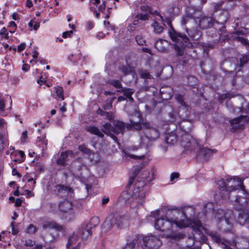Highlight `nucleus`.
Returning a JSON list of instances; mask_svg holds the SVG:
<instances>
[{"instance_id":"nucleus-63","label":"nucleus","mask_w":249,"mask_h":249,"mask_svg":"<svg viewBox=\"0 0 249 249\" xmlns=\"http://www.w3.org/2000/svg\"><path fill=\"white\" fill-rule=\"evenodd\" d=\"M1 35H4L5 37L7 38L8 37V34L6 33V30L5 28H3L0 31Z\"/></svg>"},{"instance_id":"nucleus-41","label":"nucleus","mask_w":249,"mask_h":249,"mask_svg":"<svg viewBox=\"0 0 249 249\" xmlns=\"http://www.w3.org/2000/svg\"><path fill=\"white\" fill-rule=\"evenodd\" d=\"M168 12L172 16L177 15L179 12V8L178 7L174 5L168 9Z\"/></svg>"},{"instance_id":"nucleus-34","label":"nucleus","mask_w":249,"mask_h":249,"mask_svg":"<svg viewBox=\"0 0 249 249\" xmlns=\"http://www.w3.org/2000/svg\"><path fill=\"white\" fill-rule=\"evenodd\" d=\"M78 236L76 233H74L72 236L69 238L68 242L67 244V248H69L77 241Z\"/></svg>"},{"instance_id":"nucleus-62","label":"nucleus","mask_w":249,"mask_h":249,"mask_svg":"<svg viewBox=\"0 0 249 249\" xmlns=\"http://www.w3.org/2000/svg\"><path fill=\"white\" fill-rule=\"evenodd\" d=\"M111 105L109 102H107L106 105L104 106V108L105 110H109L111 107Z\"/></svg>"},{"instance_id":"nucleus-57","label":"nucleus","mask_w":249,"mask_h":249,"mask_svg":"<svg viewBox=\"0 0 249 249\" xmlns=\"http://www.w3.org/2000/svg\"><path fill=\"white\" fill-rule=\"evenodd\" d=\"M179 174L178 173H173L171 175L170 180L173 181L174 179L177 178L179 177Z\"/></svg>"},{"instance_id":"nucleus-4","label":"nucleus","mask_w":249,"mask_h":249,"mask_svg":"<svg viewBox=\"0 0 249 249\" xmlns=\"http://www.w3.org/2000/svg\"><path fill=\"white\" fill-rule=\"evenodd\" d=\"M240 195L235 198H231V204L234 209L238 212L237 221L241 225H245L247 224L249 226V209L248 207V203L249 200V195L244 191L239 192Z\"/></svg>"},{"instance_id":"nucleus-27","label":"nucleus","mask_w":249,"mask_h":249,"mask_svg":"<svg viewBox=\"0 0 249 249\" xmlns=\"http://www.w3.org/2000/svg\"><path fill=\"white\" fill-rule=\"evenodd\" d=\"M230 18V14L228 11L226 10H223L219 13L218 18L219 22L222 24L225 23Z\"/></svg>"},{"instance_id":"nucleus-14","label":"nucleus","mask_w":249,"mask_h":249,"mask_svg":"<svg viewBox=\"0 0 249 249\" xmlns=\"http://www.w3.org/2000/svg\"><path fill=\"white\" fill-rule=\"evenodd\" d=\"M212 239L222 248L223 249H232L231 247L234 246L235 242H231L224 238H222L217 233L211 232L209 233Z\"/></svg>"},{"instance_id":"nucleus-48","label":"nucleus","mask_w":249,"mask_h":249,"mask_svg":"<svg viewBox=\"0 0 249 249\" xmlns=\"http://www.w3.org/2000/svg\"><path fill=\"white\" fill-rule=\"evenodd\" d=\"M141 10L142 12H144V13H147L148 14L151 12V8L149 6L146 5L142 6L141 7Z\"/></svg>"},{"instance_id":"nucleus-45","label":"nucleus","mask_w":249,"mask_h":249,"mask_svg":"<svg viewBox=\"0 0 249 249\" xmlns=\"http://www.w3.org/2000/svg\"><path fill=\"white\" fill-rule=\"evenodd\" d=\"M28 25L29 27H33V29L35 30H37L39 27V23L36 21H35L34 20H31L28 23Z\"/></svg>"},{"instance_id":"nucleus-44","label":"nucleus","mask_w":249,"mask_h":249,"mask_svg":"<svg viewBox=\"0 0 249 249\" xmlns=\"http://www.w3.org/2000/svg\"><path fill=\"white\" fill-rule=\"evenodd\" d=\"M79 149L82 153L89 154L91 153V151L89 148H88L85 145H80L79 146Z\"/></svg>"},{"instance_id":"nucleus-3","label":"nucleus","mask_w":249,"mask_h":249,"mask_svg":"<svg viewBox=\"0 0 249 249\" xmlns=\"http://www.w3.org/2000/svg\"><path fill=\"white\" fill-rule=\"evenodd\" d=\"M244 178H241L237 176L233 178L227 177L226 178L217 180L216 181L218 188L221 191H224V194L221 195L223 198H228L231 202V198H235L240 195L239 192L244 191V186L243 185ZM241 196H244L243 194Z\"/></svg>"},{"instance_id":"nucleus-64","label":"nucleus","mask_w":249,"mask_h":249,"mask_svg":"<svg viewBox=\"0 0 249 249\" xmlns=\"http://www.w3.org/2000/svg\"><path fill=\"white\" fill-rule=\"evenodd\" d=\"M26 5L27 7L30 8L33 6V3L30 0H27L26 2Z\"/></svg>"},{"instance_id":"nucleus-52","label":"nucleus","mask_w":249,"mask_h":249,"mask_svg":"<svg viewBox=\"0 0 249 249\" xmlns=\"http://www.w3.org/2000/svg\"><path fill=\"white\" fill-rule=\"evenodd\" d=\"M35 245V242L30 239H28L25 241L24 245L27 247H32Z\"/></svg>"},{"instance_id":"nucleus-60","label":"nucleus","mask_w":249,"mask_h":249,"mask_svg":"<svg viewBox=\"0 0 249 249\" xmlns=\"http://www.w3.org/2000/svg\"><path fill=\"white\" fill-rule=\"evenodd\" d=\"M14 222H12L11 223V226L12 227V234L15 235V234H16L18 232V229H16L15 227H14Z\"/></svg>"},{"instance_id":"nucleus-29","label":"nucleus","mask_w":249,"mask_h":249,"mask_svg":"<svg viewBox=\"0 0 249 249\" xmlns=\"http://www.w3.org/2000/svg\"><path fill=\"white\" fill-rule=\"evenodd\" d=\"M87 130L91 134L96 135L101 138L104 137L103 133L99 129V128L94 126H89L87 127Z\"/></svg>"},{"instance_id":"nucleus-24","label":"nucleus","mask_w":249,"mask_h":249,"mask_svg":"<svg viewBox=\"0 0 249 249\" xmlns=\"http://www.w3.org/2000/svg\"><path fill=\"white\" fill-rule=\"evenodd\" d=\"M73 206V204L71 201L65 200L59 204V208L61 212L68 213L72 210Z\"/></svg>"},{"instance_id":"nucleus-46","label":"nucleus","mask_w":249,"mask_h":249,"mask_svg":"<svg viewBox=\"0 0 249 249\" xmlns=\"http://www.w3.org/2000/svg\"><path fill=\"white\" fill-rule=\"evenodd\" d=\"M36 228L33 224L29 225L26 229L27 232L30 234H33L36 232Z\"/></svg>"},{"instance_id":"nucleus-26","label":"nucleus","mask_w":249,"mask_h":249,"mask_svg":"<svg viewBox=\"0 0 249 249\" xmlns=\"http://www.w3.org/2000/svg\"><path fill=\"white\" fill-rule=\"evenodd\" d=\"M236 245L234 247H237L239 249H245L249 248V242L245 238H240L237 242H235Z\"/></svg>"},{"instance_id":"nucleus-9","label":"nucleus","mask_w":249,"mask_h":249,"mask_svg":"<svg viewBox=\"0 0 249 249\" xmlns=\"http://www.w3.org/2000/svg\"><path fill=\"white\" fill-rule=\"evenodd\" d=\"M99 223V219L98 217H95L91 218L90 223L88 224H83L78 229L76 232L77 235L80 237L83 240H87L91 236L92 232L91 229L92 226L95 227Z\"/></svg>"},{"instance_id":"nucleus-50","label":"nucleus","mask_w":249,"mask_h":249,"mask_svg":"<svg viewBox=\"0 0 249 249\" xmlns=\"http://www.w3.org/2000/svg\"><path fill=\"white\" fill-rule=\"evenodd\" d=\"M141 77L143 78L150 79L151 75L147 71H142L141 73Z\"/></svg>"},{"instance_id":"nucleus-55","label":"nucleus","mask_w":249,"mask_h":249,"mask_svg":"<svg viewBox=\"0 0 249 249\" xmlns=\"http://www.w3.org/2000/svg\"><path fill=\"white\" fill-rule=\"evenodd\" d=\"M4 147V143L3 140V136L0 134V151L2 150Z\"/></svg>"},{"instance_id":"nucleus-11","label":"nucleus","mask_w":249,"mask_h":249,"mask_svg":"<svg viewBox=\"0 0 249 249\" xmlns=\"http://www.w3.org/2000/svg\"><path fill=\"white\" fill-rule=\"evenodd\" d=\"M180 142L186 150L196 151V149H200V147L197 140L188 134L182 135Z\"/></svg>"},{"instance_id":"nucleus-15","label":"nucleus","mask_w":249,"mask_h":249,"mask_svg":"<svg viewBox=\"0 0 249 249\" xmlns=\"http://www.w3.org/2000/svg\"><path fill=\"white\" fill-rule=\"evenodd\" d=\"M84 166L83 162L81 159H75L71 166V171L75 177L80 178L82 176L81 169Z\"/></svg>"},{"instance_id":"nucleus-25","label":"nucleus","mask_w":249,"mask_h":249,"mask_svg":"<svg viewBox=\"0 0 249 249\" xmlns=\"http://www.w3.org/2000/svg\"><path fill=\"white\" fill-rule=\"evenodd\" d=\"M178 138L175 132H171L168 134L165 137L166 142L170 145H174L177 143Z\"/></svg>"},{"instance_id":"nucleus-10","label":"nucleus","mask_w":249,"mask_h":249,"mask_svg":"<svg viewBox=\"0 0 249 249\" xmlns=\"http://www.w3.org/2000/svg\"><path fill=\"white\" fill-rule=\"evenodd\" d=\"M124 221V219L122 216L118 214H111L105 220L103 225V230L105 231H107L114 225L121 228L123 225Z\"/></svg>"},{"instance_id":"nucleus-32","label":"nucleus","mask_w":249,"mask_h":249,"mask_svg":"<svg viewBox=\"0 0 249 249\" xmlns=\"http://www.w3.org/2000/svg\"><path fill=\"white\" fill-rule=\"evenodd\" d=\"M122 92L123 93L125 98L129 99L131 102L133 101V99L132 97V94L133 93L134 91L132 89H122Z\"/></svg>"},{"instance_id":"nucleus-56","label":"nucleus","mask_w":249,"mask_h":249,"mask_svg":"<svg viewBox=\"0 0 249 249\" xmlns=\"http://www.w3.org/2000/svg\"><path fill=\"white\" fill-rule=\"evenodd\" d=\"M26 46V44L24 43H21L20 45H18V52H20L22 50H23Z\"/></svg>"},{"instance_id":"nucleus-35","label":"nucleus","mask_w":249,"mask_h":249,"mask_svg":"<svg viewBox=\"0 0 249 249\" xmlns=\"http://www.w3.org/2000/svg\"><path fill=\"white\" fill-rule=\"evenodd\" d=\"M246 119V116L242 115L239 117L236 118L235 119L231 120L230 121V123L231 125L233 124H240L241 122L243 120H245Z\"/></svg>"},{"instance_id":"nucleus-17","label":"nucleus","mask_w":249,"mask_h":249,"mask_svg":"<svg viewBox=\"0 0 249 249\" xmlns=\"http://www.w3.org/2000/svg\"><path fill=\"white\" fill-rule=\"evenodd\" d=\"M188 24V25L186 27L185 30L188 36L193 40H198L201 36V32L197 27H192L191 26V23Z\"/></svg>"},{"instance_id":"nucleus-5","label":"nucleus","mask_w":249,"mask_h":249,"mask_svg":"<svg viewBox=\"0 0 249 249\" xmlns=\"http://www.w3.org/2000/svg\"><path fill=\"white\" fill-rule=\"evenodd\" d=\"M149 175V172L147 170H144L142 171V178L138 177L135 182L132 196L136 199L133 203H137V207L142 205V199L146 194L145 192L143 190V187L146 184V182L150 180V179L146 180Z\"/></svg>"},{"instance_id":"nucleus-8","label":"nucleus","mask_w":249,"mask_h":249,"mask_svg":"<svg viewBox=\"0 0 249 249\" xmlns=\"http://www.w3.org/2000/svg\"><path fill=\"white\" fill-rule=\"evenodd\" d=\"M215 217L219 219L221 227H228L224 230H228L232 227L234 221L233 212L231 210H224L219 209L216 211Z\"/></svg>"},{"instance_id":"nucleus-16","label":"nucleus","mask_w":249,"mask_h":249,"mask_svg":"<svg viewBox=\"0 0 249 249\" xmlns=\"http://www.w3.org/2000/svg\"><path fill=\"white\" fill-rule=\"evenodd\" d=\"M198 158L206 160L216 152L215 149H211L200 145V149H196Z\"/></svg>"},{"instance_id":"nucleus-30","label":"nucleus","mask_w":249,"mask_h":249,"mask_svg":"<svg viewBox=\"0 0 249 249\" xmlns=\"http://www.w3.org/2000/svg\"><path fill=\"white\" fill-rule=\"evenodd\" d=\"M141 170V167L138 166L135 168V169L133 170L132 175L129 178L127 186L131 185L133 183L136 177L140 173Z\"/></svg>"},{"instance_id":"nucleus-2","label":"nucleus","mask_w":249,"mask_h":249,"mask_svg":"<svg viewBox=\"0 0 249 249\" xmlns=\"http://www.w3.org/2000/svg\"><path fill=\"white\" fill-rule=\"evenodd\" d=\"M144 128V134L140 136L139 146H131L129 147V151L133 150L137 152L136 154H131L128 152H125V155L132 159L141 160L147 155L148 152V147L151 142L157 140L160 136V132L158 128L152 126L148 122H143L142 119L141 126Z\"/></svg>"},{"instance_id":"nucleus-28","label":"nucleus","mask_w":249,"mask_h":249,"mask_svg":"<svg viewBox=\"0 0 249 249\" xmlns=\"http://www.w3.org/2000/svg\"><path fill=\"white\" fill-rule=\"evenodd\" d=\"M161 97L164 100H168L170 99L173 95V90L170 88L167 90H165L164 89L162 88L160 90Z\"/></svg>"},{"instance_id":"nucleus-37","label":"nucleus","mask_w":249,"mask_h":249,"mask_svg":"<svg viewBox=\"0 0 249 249\" xmlns=\"http://www.w3.org/2000/svg\"><path fill=\"white\" fill-rule=\"evenodd\" d=\"M55 89L57 97L63 100L64 99L63 95L64 91L62 87L58 86L55 88Z\"/></svg>"},{"instance_id":"nucleus-47","label":"nucleus","mask_w":249,"mask_h":249,"mask_svg":"<svg viewBox=\"0 0 249 249\" xmlns=\"http://www.w3.org/2000/svg\"><path fill=\"white\" fill-rule=\"evenodd\" d=\"M136 245V242L132 241L129 243H127L124 248V249H133L135 248Z\"/></svg>"},{"instance_id":"nucleus-6","label":"nucleus","mask_w":249,"mask_h":249,"mask_svg":"<svg viewBox=\"0 0 249 249\" xmlns=\"http://www.w3.org/2000/svg\"><path fill=\"white\" fill-rule=\"evenodd\" d=\"M130 123L125 124L121 121H117L114 123V134H123L126 127L128 129H134L136 130H141L142 129L141 126L142 115L138 112L136 111L130 120Z\"/></svg>"},{"instance_id":"nucleus-33","label":"nucleus","mask_w":249,"mask_h":249,"mask_svg":"<svg viewBox=\"0 0 249 249\" xmlns=\"http://www.w3.org/2000/svg\"><path fill=\"white\" fill-rule=\"evenodd\" d=\"M119 70L123 72L124 75L128 74L133 72L132 68L128 66H121L119 67Z\"/></svg>"},{"instance_id":"nucleus-7","label":"nucleus","mask_w":249,"mask_h":249,"mask_svg":"<svg viewBox=\"0 0 249 249\" xmlns=\"http://www.w3.org/2000/svg\"><path fill=\"white\" fill-rule=\"evenodd\" d=\"M170 36L172 40L177 43L176 44L174 45V49L179 56H181L183 54V47H189L192 45L186 36L181 33L173 31L170 33Z\"/></svg>"},{"instance_id":"nucleus-1","label":"nucleus","mask_w":249,"mask_h":249,"mask_svg":"<svg viewBox=\"0 0 249 249\" xmlns=\"http://www.w3.org/2000/svg\"><path fill=\"white\" fill-rule=\"evenodd\" d=\"M152 214L156 218L155 228L163 231H169L168 236L170 237L174 238L182 237V235L174 232L173 227L184 228L191 226L195 232L194 237L200 240H204L205 236L201 230V222L194 219L195 208L193 206H184L181 210L164 207L153 212Z\"/></svg>"},{"instance_id":"nucleus-36","label":"nucleus","mask_w":249,"mask_h":249,"mask_svg":"<svg viewBox=\"0 0 249 249\" xmlns=\"http://www.w3.org/2000/svg\"><path fill=\"white\" fill-rule=\"evenodd\" d=\"M175 99L178 102L180 105L183 107L184 108H186L188 107V105L186 104V103L184 101L183 97L179 94H177L175 95Z\"/></svg>"},{"instance_id":"nucleus-20","label":"nucleus","mask_w":249,"mask_h":249,"mask_svg":"<svg viewBox=\"0 0 249 249\" xmlns=\"http://www.w3.org/2000/svg\"><path fill=\"white\" fill-rule=\"evenodd\" d=\"M213 21L212 18L203 17L199 20V25L200 28L206 29L211 27L213 25Z\"/></svg>"},{"instance_id":"nucleus-58","label":"nucleus","mask_w":249,"mask_h":249,"mask_svg":"<svg viewBox=\"0 0 249 249\" xmlns=\"http://www.w3.org/2000/svg\"><path fill=\"white\" fill-rule=\"evenodd\" d=\"M223 3H224V2H219L218 3L215 4V5L214 6L215 11H217L221 9V8L222 7V5Z\"/></svg>"},{"instance_id":"nucleus-19","label":"nucleus","mask_w":249,"mask_h":249,"mask_svg":"<svg viewBox=\"0 0 249 249\" xmlns=\"http://www.w3.org/2000/svg\"><path fill=\"white\" fill-rule=\"evenodd\" d=\"M180 130L184 133V134H188L193 129V123L188 120H183L179 124Z\"/></svg>"},{"instance_id":"nucleus-42","label":"nucleus","mask_w":249,"mask_h":249,"mask_svg":"<svg viewBox=\"0 0 249 249\" xmlns=\"http://www.w3.org/2000/svg\"><path fill=\"white\" fill-rule=\"evenodd\" d=\"M135 39L137 43L140 45H144L145 44V40L142 35H137Z\"/></svg>"},{"instance_id":"nucleus-31","label":"nucleus","mask_w":249,"mask_h":249,"mask_svg":"<svg viewBox=\"0 0 249 249\" xmlns=\"http://www.w3.org/2000/svg\"><path fill=\"white\" fill-rule=\"evenodd\" d=\"M163 42H166L165 40L159 39L155 43V48L160 52H163L165 51V46L163 45Z\"/></svg>"},{"instance_id":"nucleus-40","label":"nucleus","mask_w":249,"mask_h":249,"mask_svg":"<svg viewBox=\"0 0 249 249\" xmlns=\"http://www.w3.org/2000/svg\"><path fill=\"white\" fill-rule=\"evenodd\" d=\"M249 61V55H244L240 58L239 67H242Z\"/></svg>"},{"instance_id":"nucleus-43","label":"nucleus","mask_w":249,"mask_h":249,"mask_svg":"<svg viewBox=\"0 0 249 249\" xmlns=\"http://www.w3.org/2000/svg\"><path fill=\"white\" fill-rule=\"evenodd\" d=\"M108 83L116 88H120L122 87V84L120 81L117 80H110Z\"/></svg>"},{"instance_id":"nucleus-54","label":"nucleus","mask_w":249,"mask_h":249,"mask_svg":"<svg viewBox=\"0 0 249 249\" xmlns=\"http://www.w3.org/2000/svg\"><path fill=\"white\" fill-rule=\"evenodd\" d=\"M213 203L212 202H208L206 204L204 207L205 209H209V210H213Z\"/></svg>"},{"instance_id":"nucleus-23","label":"nucleus","mask_w":249,"mask_h":249,"mask_svg":"<svg viewBox=\"0 0 249 249\" xmlns=\"http://www.w3.org/2000/svg\"><path fill=\"white\" fill-rule=\"evenodd\" d=\"M71 188L61 184H56L52 188V191L57 194H62L65 195V194L71 192Z\"/></svg>"},{"instance_id":"nucleus-59","label":"nucleus","mask_w":249,"mask_h":249,"mask_svg":"<svg viewBox=\"0 0 249 249\" xmlns=\"http://www.w3.org/2000/svg\"><path fill=\"white\" fill-rule=\"evenodd\" d=\"M73 33L72 31H69L64 32L62 35V36L63 38H66L68 36H70L71 34Z\"/></svg>"},{"instance_id":"nucleus-18","label":"nucleus","mask_w":249,"mask_h":249,"mask_svg":"<svg viewBox=\"0 0 249 249\" xmlns=\"http://www.w3.org/2000/svg\"><path fill=\"white\" fill-rule=\"evenodd\" d=\"M69 157L74 158V154L72 151L69 150L61 153L60 157L56 160L57 164L60 166H65Z\"/></svg>"},{"instance_id":"nucleus-53","label":"nucleus","mask_w":249,"mask_h":249,"mask_svg":"<svg viewBox=\"0 0 249 249\" xmlns=\"http://www.w3.org/2000/svg\"><path fill=\"white\" fill-rule=\"evenodd\" d=\"M5 107V104L3 98L0 96V110L3 111Z\"/></svg>"},{"instance_id":"nucleus-49","label":"nucleus","mask_w":249,"mask_h":249,"mask_svg":"<svg viewBox=\"0 0 249 249\" xmlns=\"http://www.w3.org/2000/svg\"><path fill=\"white\" fill-rule=\"evenodd\" d=\"M102 116L109 120H111L114 118L113 114L112 113L106 111L104 112V114H103Z\"/></svg>"},{"instance_id":"nucleus-13","label":"nucleus","mask_w":249,"mask_h":249,"mask_svg":"<svg viewBox=\"0 0 249 249\" xmlns=\"http://www.w3.org/2000/svg\"><path fill=\"white\" fill-rule=\"evenodd\" d=\"M142 241L145 247L151 249H157L162 245L159 238L152 235L143 237Z\"/></svg>"},{"instance_id":"nucleus-51","label":"nucleus","mask_w":249,"mask_h":249,"mask_svg":"<svg viewBox=\"0 0 249 249\" xmlns=\"http://www.w3.org/2000/svg\"><path fill=\"white\" fill-rule=\"evenodd\" d=\"M235 38L237 41H240L243 44L246 45L248 44V41L243 37L237 36L235 37Z\"/></svg>"},{"instance_id":"nucleus-12","label":"nucleus","mask_w":249,"mask_h":249,"mask_svg":"<svg viewBox=\"0 0 249 249\" xmlns=\"http://www.w3.org/2000/svg\"><path fill=\"white\" fill-rule=\"evenodd\" d=\"M200 14V11L192 7H188L186 10L185 15L182 18L181 24L185 25L187 23H195V19L199 18Z\"/></svg>"},{"instance_id":"nucleus-39","label":"nucleus","mask_w":249,"mask_h":249,"mask_svg":"<svg viewBox=\"0 0 249 249\" xmlns=\"http://www.w3.org/2000/svg\"><path fill=\"white\" fill-rule=\"evenodd\" d=\"M149 14L147 13H138L135 16L136 18H138L139 20L143 21L148 20L149 19Z\"/></svg>"},{"instance_id":"nucleus-61","label":"nucleus","mask_w":249,"mask_h":249,"mask_svg":"<svg viewBox=\"0 0 249 249\" xmlns=\"http://www.w3.org/2000/svg\"><path fill=\"white\" fill-rule=\"evenodd\" d=\"M106 8L105 1H103L102 4H101L99 7V11L101 12H103Z\"/></svg>"},{"instance_id":"nucleus-22","label":"nucleus","mask_w":249,"mask_h":249,"mask_svg":"<svg viewBox=\"0 0 249 249\" xmlns=\"http://www.w3.org/2000/svg\"><path fill=\"white\" fill-rule=\"evenodd\" d=\"M42 228L44 230L54 229L57 231H61L63 227L54 221H46L42 223Z\"/></svg>"},{"instance_id":"nucleus-38","label":"nucleus","mask_w":249,"mask_h":249,"mask_svg":"<svg viewBox=\"0 0 249 249\" xmlns=\"http://www.w3.org/2000/svg\"><path fill=\"white\" fill-rule=\"evenodd\" d=\"M152 26L154 28V32L157 34H160L163 31V27L161 26H160L156 21H155L153 23Z\"/></svg>"},{"instance_id":"nucleus-21","label":"nucleus","mask_w":249,"mask_h":249,"mask_svg":"<svg viewBox=\"0 0 249 249\" xmlns=\"http://www.w3.org/2000/svg\"><path fill=\"white\" fill-rule=\"evenodd\" d=\"M102 131L105 134L110 136L115 142H117V138L114 136V127L110 124L106 123L103 124Z\"/></svg>"}]
</instances>
